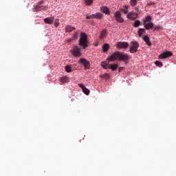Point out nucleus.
<instances>
[{
  "instance_id": "c756f323",
  "label": "nucleus",
  "mask_w": 176,
  "mask_h": 176,
  "mask_svg": "<svg viewBox=\"0 0 176 176\" xmlns=\"http://www.w3.org/2000/svg\"><path fill=\"white\" fill-rule=\"evenodd\" d=\"M155 65H157V67H163V63H162V62L159 61V60H156L155 62Z\"/></svg>"
},
{
  "instance_id": "a211bd4d",
  "label": "nucleus",
  "mask_w": 176,
  "mask_h": 176,
  "mask_svg": "<svg viewBox=\"0 0 176 176\" xmlns=\"http://www.w3.org/2000/svg\"><path fill=\"white\" fill-rule=\"evenodd\" d=\"M74 30H75V28L71 25H67L65 27V32H72Z\"/></svg>"
},
{
  "instance_id": "c9c22d12",
  "label": "nucleus",
  "mask_w": 176,
  "mask_h": 176,
  "mask_svg": "<svg viewBox=\"0 0 176 176\" xmlns=\"http://www.w3.org/2000/svg\"><path fill=\"white\" fill-rule=\"evenodd\" d=\"M42 5H43V1H39V2L38 3V4H37V6H42Z\"/></svg>"
},
{
  "instance_id": "4be33fe9",
  "label": "nucleus",
  "mask_w": 176,
  "mask_h": 176,
  "mask_svg": "<svg viewBox=\"0 0 176 176\" xmlns=\"http://www.w3.org/2000/svg\"><path fill=\"white\" fill-rule=\"evenodd\" d=\"M117 69H118V64H114V65L110 64V67L109 69H111V71H116Z\"/></svg>"
},
{
  "instance_id": "72a5a7b5",
  "label": "nucleus",
  "mask_w": 176,
  "mask_h": 176,
  "mask_svg": "<svg viewBox=\"0 0 176 176\" xmlns=\"http://www.w3.org/2000/svg\"><path fill=\"white\" fill-rule=\"evenodd\" d=\"M54 25L55 27H58L60 25V22H58V19H56Z\"/></svg>"
},
{
  "instance_id": "7c9ffc66",
  "label": "nucleus",
  "mask_w": 176,
  "mask_h": 176,
  "mask_svg": "<svg viewBox=\"0 0 176 176\" xmlns=\"http://www.w3.org/2000/svg\"><path fill=\"white\" fill-rule=\"evenodd\" d=\"M85 3L88 6H90V5H91V3H93V0H85Z\"/></svg>"
},
{
  "instance_id": "4c0bfd02",
  "label": "nucleus",
  "mask_w": 176,
  "mask_h": 176,
  "mask_svg": "<svg viewBox=\"0 0 176 176\" xmlns=\"http://www.w3.org/2000/svg\"><path fill=\"white\" fill-rule=\"evenodd\" d=\"M131 45H138V43L137 41H132Z\"/></svg>"
},
{
  "instance_id": "423d86ee",
  "label": "nucleus",
  "mask_w": 176,
  "mask_h": 176,
  "mask_svg": "<svg viewBox=\"0 0 176 176\" xmlns=\"http://www.w3.org/2000/svg\"><path fill=\"white\" fill-rule=\"evenodd\" d=\"M114 17L118 23H124V19L122 17L120 11H116L114 14Z\"/></svg>"
},
{
  "instance_id": "2f4dec72",
  "label": "nucleus",
  "mask_w": 176,
  "mask_h": 176,
  "mask_svg": "<svg viewBox=\"0 0 176 176\" xmlns=\"http://www.w3.org/2000/svg\"><path fill=\"white\" fill-rule=\"evenodd\" d=\"M102 78H104V79H109V74H104L102 76Z\"/></svg>"
},
{
  "instance_id": "e433bc0d",
  "label": "nucleus",
  "mask_w": 176,
  "mask_h": 176,
  "mask_svg": "<svg viewBox=\"0 0 176 176\" xmlns=\"http://www.w3.org/2000/svg\"><path fill=\"white\" fill-rule=\"evenodd\" d=\"M82 49H86V47H87L89 45H82Z\"/></svg>"
},
{
  "instance_id": "9d476101",
  "label": "nucleus",
  "mask_w": 176,
  "mask_h": 176,
  "mask_svg": "<svg viewBox=\"0 0 176 176\" xmlns=\"http://www.w3.org/2000/svg\"><path fill=\"white\" fill-rule=\"evenodd\" d=\"M138 47H140L139 45H134L131 46L129 50L130 53H132V54L137 53V50H138Z\"/></svg>"
},
{
  "instance_id": "6ab92c4d",
  "label": "nucleus",
  "mask_w": 176,
  "mask_h": 176,
  "mask_svg": "<svg viewBox=\"0 0 176 176\" xmlns=\"http://www.w3.org/2000/svg\"><path fill=\"white\" fill-rule=\"evenodd\" d=\"M116 47L118 50H122V49H127V47H129V45H117Z\"/></svg>"
},
{
  "instance_id": "aec40b11",
  "label": "nucleus",
  "mask_w": 176,
  "mask_h": 176,
  "mask_svg": "<svg viewBox=\"0 0 176 176\" xmlns=\"http://www.w3.org/2000/svg\"><path fill=\"white\" fill-rule=\"evenodd\" d=\"M103 53L107 52V50H109V45H103L102 46Z\"/></svg>"
},
{
  "instance_id": "ddd939ff",
  "label": "nucleus",
  "mask_w": 176,
  "mask_h": 176,
  "mask_svg": "<svg viewBox=\"0 0 176 176\" xmlns=\"http://www.w3.org/2000/svg\"><path fill=\"white\" fill-rule=\"evenodd\" d=\"M143 25L146 30H152L153 28V23L148 22L147 23H143Z\"/></svg>"
},
{
  "instance_id": "2eb2a0df",
  "label": "nucleus",
  "mask_w": 176,
  "mask_h": 176,
  "mask_svg": "<svg viewBox=\"0 0 176 176\" xmlns=\"http://www.w3.org/2000/svg\"><path fill=\"white\" fill-rule=\"evenodd\" d=\"M142 21L143 24H146V23H151V21H152V16H151V15L145 16V18L142 19Z\"/></svg>"
},
{
  "instance_id": "7ed1b4c3",
  "label": "nucleus",
  "mask_w": 176,
  "mask_h": 176,
  "mask_svg": "<svg viewBox=\"0 0 176 176\" xmlns=\"http://www.w3.org/2000/svg\"><path fill=\"white\" fill-rule=\"evenodd\" d=\"M89 41H87V34L85 32H81L79 39V45H87Z\"/></svg>"
},
{
  "instance_id": "f257e3e1",
  "label": "nucleus",
  "mask_w": 176,
  "mask_h": 176,
  "mask_svg": "<svg viewBox=\"0 0 176 176\" xmlns=\"http://www.w3.org/2000/svg\"><path fill=\"white\" fill-rule=\"evenodd\" d=\"M130 57L126 53L116 51L107 58V61H127Z\"/></svg>"
},
{
  "instance_id": "4468645a",
  "label": "nucleus",
  "mask_w": 176,
  "mask_h": 176,
  "mask_svg": "<svg viewBox=\"0 0 176 176\" xmlns=\"http://www.w3.org/2000/svg\"><path fill=\"white\" fill-rule=\"evenodd\" d=\"M124 8H120V12H122V13H124V14H127L129 13V8H130V6H123Z\"/></svg>"
},
{
  "instance_id": "f3484780",
  "label": "nucleus",
  "mask_w": 176,
  "mask_h": 176,
  "mask_svg": "<svg viewBox=\"0 0 176 176\" xmlns=\"http://www.w3.org/2000/svg\"><path fill=\"white\" fill-rule=\"evenodd\" d=\"M100 10L105 14H109V9H108V7H107V6L102 7Z\"/></svg>"
},
{
  "instance_id": "bb28decb",
  "label": "nucleus",
  "mask_w": 176,
  "mask_h": 176,
  "mask_svg": "<svg viewBox=\"0 0 176 176\" xmlns=\"http://www.w3.org/2000/svg\"><path fill=\"white\" fill-rule=\"evenodd\" d=\"M65 69L66 72H68V73L72 72V69L71 67V65H66L65 67Z\"/></svg>"
},
{
  "instance_id": "39448f33",
  "label": "nucleus",
  "mask_w": 176,
  "mask_h": 176,
  "mask_svg": "<svg viewBox=\"0 0 176 176\" xmlns=\"http://www.w3.org/2000/svg\"><path fill=\"white\" fill-rule=\"evenodd\" d=\"M126 17L129 20H132V21L134 20H137V19H138V13L134 11H131L126 14Z\"/></svg>"
},
{
  "instance_id": "37998d69",
  "label": "nucleus",
  "mask_w": 176,
  "mask_h": 176,
  "mask_svg": "<svg viewBox=\"0 0 176 176\" xmlns=\"http://www.w3.org/2000/svg\"><path fill=\"white\" fill-rule=\"evenodd\" d=\"M104 45H108V43H104Z\"/></svg>"
},
{
  "instance_id": "58836bf2",
  "label": "nucleus",
  "mask_w": 176,
  "mask_h": 176,
  "mask_svg": "<svg viewBox=\"0 0 176 176\" xmlns=\"http://www.w3.org/2000/svg\"><path fill=\"white\" fill-rule=\"evenodd\" d=\"M123 69H124V67H121L119 68V71H120H120H123Z\"/></svg>"
},
{
  "instance_id": "c85d7f7f",
  "label": "nucleus",
  "mask_w": 176,
  "mask_h": 176,
  "mask_svg": "<svg viewBox=\"0 0 176 176\" xmlns=\"http://www.w3.org/2000/svg\"><path fill=\"white\" fill-rule=\"evenodd\" d=\"M131 6H135L137 5V0H131L129 2Z\"/></svg>"
},
{
  "instance_id": "9b49d317",
  "label": "nucleus",
  "mask_w": 176,
  "mask_h": 176,
  "mask_svg": "<svg viewBox=\"0 0 176 176\" xmlns=\"http://www.w3.org/2000/svg\"><path fill=\"white\" fill-rule=\"evenodd\" d=\"M47 8V6H35L34 10L36 12H37V11L41 12V10H46Z\"/></svg>"
},
{
  "instance_id": "dca6fc26",
  "label": "nucleus",
  "mask_w": 176,
  "mask_h": 176,
  "mask_svg": "<svg viewBox=\"0 0 176 176\" xmlns=\"http://www.w3.org/2000/svg\"><path fill=\"white\" fill-rule=\"evenodd\" d=\"M110 65H111V64H109V63H108V62L103 61L101 63V66L104 69H109Z\"/></svg>"
},
{
  "instance_id": "a19ab883",
  "label": "nucleus",
  "mask_w": 176,
  "mask_h": 176,
  "mask_svg": "<svg viewBox=\"0 0 176 176\" xmlns=\"http://www.w3.org/2000/svg\"><path fill=\"white\" fill-rule=\"evenodd\" d=\"M118 45H124V43H118Z\"/></svg>"
},
{
  "instance_id": "20e7f679",
  "label": "nucleus",
  "mask_w": 176,
  "mask_h": 176,
  "mask_svg": "<svg viewBox=\"0 0 176 176\" xmlns=\"http://www.w3.org/2000/svg\"><path fill=\"white\" fill-rule=\"evenodd\" d=\"M78 63L83 65L85 69H90V62L87 60V59L85 58H81L78 60Z\"/></svg>"
},
{
  "instance_id": "b1692460",
  "label": "nucleus",
  "mask_w": 176,
  "mask_h": 176,
  "mask_svg": "<svg viewBox=\"0 0 176 176\" xmlns=\"http://www.w3.org/2000/svg\"><path fill=\"white\" fill-rule=\"evenodd\" d=\"M143 40L146 42V45H151V41H149V37L148 36H144Z\"/></svg>"
},
{
  "instance_id": "393cba45",
  "label": "nucleus",
  "mask_w": 176,
  "mask_h": 176,
  "mask_svg": "<svg viewBox=\"0 0 176 176\" xmlns=\"http://www.w3.org/2000/svg\"><path fill=\"white\" fill-rule=\"evenodd\" d=\"M95 19H97L98 20H100V19H102V14L98 12L96 14H94Z\"/></svg>"
},
{
  "instance_id": "f704fd0d",
  "label": "nucleus",
  "mask_w": 176,
  "mask_h": 176,
  "mask_svg": "<svg viewBox=\"0 0 176 176\" xmlns=\"http://www.w3.org/2000/svg\"><path fill=\"white\" fill-rule=\"evenodd\" d=\"M86 19H96V18H95V15L94 14H91V15H89V16H87Z\"/></svg>"
},
{
  "instance_id": "ea45409f",
  "label": "nucleus",
  "mask_w": 176,
  "mask_h": 176,
  "mask_svg": "<svg viewBox=\"0 0 176 176\" xmlns=\"http://www.w3.org/2000/svg\"><path fill=\"white\" fill-rule=\"evenodd\" d=\"M148 5H155L154 3H150Z\"/></svg>"
},
{
  "instance_id": "f8f14e48",
  "label": "nucleus",
  "mask_w": 176,
  "mask_h": 176,
  "mask_svg": "<svg viewBox=\"0 0 176 176\" xmlns=\"http://www.w3.org/2000/svg\"><path fill=\"white\" fill-rule=\"evenodd\" d=\"M53 21H54V16L47 17V18L44 19V23H45V24H53Z\"/></svg>"
},
{
  "instance_id": "cd10ccee",
  "label": "nucleus",
  "mask_w": 176,
  "mask_h": 176,
  "mask_svg": "<svg viewBox=\"0 0 176 176\" xmlns=\"http://www.w3.org/2000/svg\"><path fill=\"white\" fill-rule=\"evenodd\" d=\"M143 34H145V29L141 28L138 30V35L139 36H141Z\"/></svg>"
},
{
  "instance_id": "6e6552de",
  "label": "nucleus",
  "mask_w": 176,
  "mask_h": 176,
  "mask_svg": "<svg viewBox=\"0 0 176 176\" xmlns=\"http://www.w3.org/2000/svg\"><path fill=\"white\" fill-rule=\"evenodd\" d=\"M78 36H79V33L78 32H76L72 38L67 39V43H74V41H76Z\"/></svg>"
},
{
  "instance_id": "412c9836",
  "label": "nucleus",
  "mask_w": 176,
  "mask_h": 176,
  "mask_svg": "<svg viewBox=\"0 0 176 176\" xmlns=\"http://www.w3.org/2000/svg\"><path fill=\"white\" fill-rule=\"evenodd\" d=\"M107 36V30H103L100 35V39H103V38H105Z\"/></svg>"
},
{
  "instance_id": "473e14b6",
  "label": "nucleus",
  "mask_w": 176,
  "mask_h": 176,
  "mask_svg": "<svg viewBox=\"0 0 176 176\" xmlns=\"http://www.w3.org/2000/svg\"><path fill=\"white\" fill-rule=\"evenodd\" d=\"M154 28V31H159V30H160V28H162V26L157 25V26H153Z\"/></svg>"
},
{
  "instance_id": "0eeeda50",
  "label": "nucleus",
  "mask_w": 176,
  "mask_h": 176,
  "mask_svg": "<svg viewBox=\"0 0 176 176\" xmlns=\"http://www.w3.org/2000/svg\"><path fill=\"white\" fill-rule=\"evenodd\" d=\"M173 56V52L170 51H166L164 53H162L159 56V58L160 60H163V58H168V57H171Z\"/></svg>"
},
{
  "instance_id": "a878e982",
  "label": "nucleus",
  "mask_w": 176,
  "mask_h": 176,
  "mask_svg": "<svg viewBox=\"0 0 176 176\" xmlns=\"http://www.w3.org/2000/svg\"><path fill=\"white\" fill-rule=\"evenodd\" d=\"M60 80L62 83H67V82H68V78L67 76H63L60 78Z\"/></svg>"
},
{
  "instance_id": "1a4fd4ad",
  "label": "nucleus",
  "mask_w": 176,
  "mask_h": 176,
  "mask_svg": "<svg viewBox=\"0 0 176 176\" xmlns=\"http://www.w3.org/2000/svg\"><path fill=\"white\" fill-rule=\"evenodd\" d=\"M78 86L80 87V89H82L84 94H86V96H89V94H90V90L86 88L83 84H78Z\"/></svg>"
},
{
  "instance_id": "5701e85b",
  "label": "nucleus",
  "mask_w": 176,
  "mask_h": 176,
  "mask_svg": "<svg viewBox=\"0 0 176 176\" xmlns=\"http://www.w3.org/2000/svg\"><path fill=\"white\" fill-rule=\"evenodd\" d=\"M133 25L135 27V28H137V27H140V25H141V21H140V20H136L133 23Z\"/></svg>"
},
{
  "instance_id": "79ce46f5",
  "label": "nucleus",
  "mask_w": 176,
  "mask_h": 176,
  "mask_svg": "<svg viewBox=\"0 0 176 176\" xmlns=\"http://www.w3.org/2000/svg\"><path fill=\"white\" fill-rule=\"evenodd\" d=\"M124 45H129V43H124Z\"/></svg>"
},
{
  "instance_id": "f03ea898",
  "label": "nucleus",
  "mask_w": 176,
  "mask_h": 176,
  "mask_svg": "<svg viewBox=\"0 0 176 176\" xmlns=\"http://www.w3.org/2000/svg\"><path fill=\"white\" fill-rule=\"evenodd\" d=\"M70 53L74 56V57H80L82 56V52H80V47L78 45H75L73 49L70 50Z\"/></svg>"
}]
</instances>
